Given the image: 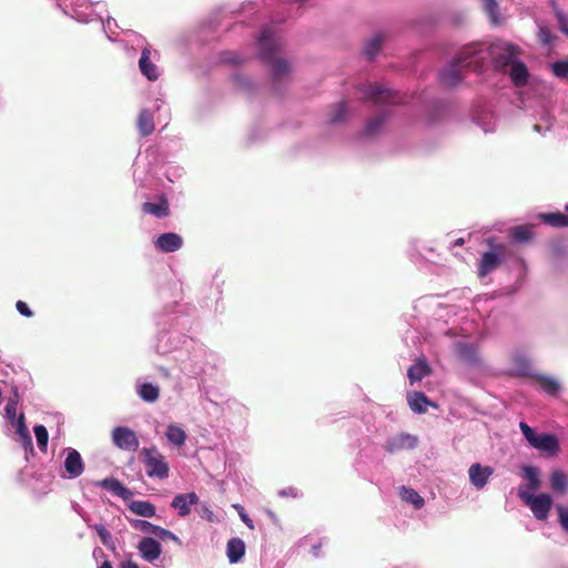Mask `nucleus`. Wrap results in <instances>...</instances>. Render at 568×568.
<instances>
[{"label": "nucleus", "instance_id": "f257e3e1", "mask_svg": "<svg viewBox=\"0 0 568 568\" xmlns=\"http://www.w3.org/2000/svg\"><path fill=\"white\" fill-rule=\"evenodd\" d=\"M193 316L186 312V308L176 301L162 306L154 314V323L158 333L154 342V349L160 355L171 353L184 354L193 343L194 338L189 336L193 326Z\"/></svg>", "mask_w": 568, "mask_h": 568}, {"label": "nucleus", "instance_id": "f03ea898", "mask_svg": "<svg viewBox=\"0 0 568 568\" xmlns=\"http://www.w3.org/2000/svg\"><path fill=\"white\" fill-rule=\"evenodd\" d=\"M471 52L475 57L470 63H477L483 72L488 63L497 71L509 77L516 88H524L529 82V70L524 61L519 59L521 49L511 42L496 40L489 45L473 43Z\"/></svg>", "mask_w": 568, "mask_h": 568}, {"label": "nucleus", "instance_id": "7ed1b4c3", "mask_svg": "<svg viewBox=\"0 0 568 568\" xmlns=\"http://www.w3.org/2000/svg\"><path fill=\"white\" fill-rule=\"evenodd\" d=\"M361 91L367 102L382 106L376 115L366 121L359 133L363 139H374L382 132L385 123L392 116L393 104L399 102L398 94L381 84H365Z\"/></svg>", "mask_w": 568, "mask_h": 568}, {"label": "nucleus", "instance_id": "20e7f679", "mask_svg": "<svg viewBox=\"0 0 568 568\" xmlns=\"http://www.w3.org/2000/svg\"><path fill=\"white\" fill-rule=\"evenodd\" d=\"M181 369L191 377H200L203 381L212 377L223 364L222 357L203 343L193 341L184 354L178 357Z\"/></svg>", "mask_w": 568, "mask_h": 568}, {"label": "nucleus", "instance_id": "39448f33", "mask_svg": "<svg viewBox=\"0 0 568 568\" xmlns=\"http://www.w3.org/2000/svg\"><path fill=\"white\" fill-rule=\"evenodd\" d=\"M284 42L274 31L273 27H264L257 39L258 58L272 67L273 88L278 91L280 82L290 73L288 62L278 59L277 53L283 50Z\"/></svg>", "mask_w": 568, "mask_h": 568}, {"label": "nucleus", "instance_id": "423d86ee", "mask_svg": "<svg viewBox=\"0 0 568 568\" xmlns=\"http://www.w3.org/2000/svg\"><path fill=\"white\" fill-rule=\"evenodd\" d=\"M471 44H467L460 49L456 57L448 61L438 72V81L445 88H455L464 80L463 70H473L480 73L477 63H469L475 60L471 52Z\"/></svg>", "mask_w": 568, "mask_h": 568}, {"label": "nucleus", "instance_id": "0eeeda50", "mask_svg": "<svg viewBox=\"0 0 568 568\" xmlns=\"http://www.w3.org/2000/svg\"><path fill=\"white\" fill-rule=\"evenodd\" d=\"M128 34L133 38V43L141 49L138 63L141 74L149 81H156L161 75L160 68L155 64L160 58L159 51L149 45L142 36L133 31H128Z\"/></svg>", "mask_w": 568, "mask_h": 568}, {"label": "nucleus", "instance_id": "6e6552de", "mask_svg": "<svg viewBox=\"0 0 568 568\" xmlns=\"http://www.w3.org/2000/svg\"><path fill=\"white\" fill-rule=\"evenodd\" d=\"M519 428L524 438L535 449L546 454L547 456H555L558 454L559 440L550 433H538L535 428L530 427L527 423L520 422Z\"/></svg>", "mask_w": 568, "mask_h": 568}, {"label": "nucleus", "instance_id": "1a4fd4ad", "mask_svg": "<svg viewBox=\"0 0 568 568\" xmlns=\"http://www.w3.org/2000/svg\"><path fill=\"white\" fill-rule=\"evenodd\" d=\"M140 455L150 478L163 480L169 477L170 466L156 446L143 447Z\"/></svg>", "mask_w": 568, "mask_h": 568}, {"label": "nucleus", "instance_id": "9d476101", "mask_svg": "<svg viewBox=\"0 0 568 568\" xmlns=\"http://www.w3.org/2000/svg\"><path fill=\"white\" fill-rule=\"evenodd\" d=\"M518 497L529 507L537 520H546L552 506L550 495L541 493L534 495L523 487L518 488Z\"/></svg>", "mask_w": 568, "mask_h": 568}, {"label": "nucleus", "instance_id": "9b49d317", "mask_svg": "<svg viewBox=\"0 0 568 568\" xmlns=\"http://www.w3.org/2000/svg\"><path fill=\"white\" fill-rule=\"evenodd\" d=\"M154 152L146 150L144 153H139L133 162V180L139 186H145L154 174Z\"/></svg>", "mask_w": 568, "mask_h": 568}, {"label": "nucleus", "instance_id": "f8f14e48", "mask_svg": "<svg viewBox=\"0 0 568 568\" xmlns=\"http://www.w3.org/2000/svg\"><path fill=\"white\" fill-rule=\"evenodd\" d=\"M64 14L70 16L81 23L91 22L93 7L88 0H57Z\"/></svg>", "mask_w": 568, "mask_h": 568}, {"label": "nucleus", "instance_id": "ddd939ff", "mask_svg": "<svg viewBox=\"0 0 568 568\" xmlns=\"http://www.w3.org/2000/svg\"><path fill=\"white\" fill-rule=\"evenodd\" d=\"M111 438L113 445L125 452H135L140 442L133 429L128 426H116L112 429Z\"/></svg>", "mask_w": 568, "mask_h": 568}, {"label": "nucleus", "instance_id": "4468645a", "mask_svg": "<svg viewBox=\"0 0 568 568\" xmlns=\"http://www.w3.org/2000/svg\"><path fill=\"white\" fill-rule=\"evenodd\" d=\"M63 454L65 455V459L63 462L64 471L61 474V477L68 479H75L80 477L84 471V462L81 454L71 447L64 448Z\"/></svg>", "mask_w": 568, "mask_h": 568}, {"label": "nucleus", "instance_id": "2eb2a0df", "mask_svg": "<svg viewBox=\"0 0 568 568\" xmlns=\"http://www.w3.org/2000/svg\"><path fill=\"white\" fill-rule=\"evenodd\" d=\"M455 352L459 359L468 367L479 369L484 363L479 354L478 346L469 342H457L455 344Z\"/></svg>", "mask_w": 568, "mask_h": 568}, {"label": "nucleus", "instance_id": "dca6fc26", "mask_svg": "<svg viewBox=\"0 0 568 568\" xmlns=\"http://www.w3.org/2000/svg\"><path fill=\"white\" fill-rule=\"evenodd\" d=\"M488 244H489V246H491L494 248V251H488L483 254V256L478 263V276L479 277H485L488 274H490L493 271H495L498 267V265L503 261V255H501L503 246L495 245L493 239L488 240Z\"/></svg>", "mask_w": 568, "mask_h": 568}, {"label": "nucleus", "instance_id": "f3484780", "mask_svg": "<svg viewBox=\"0 0 568 568\" xmlns=\"http://www.w3.org/2000/svg\"><path fill=\"white\" fill-rule=\"evenodd\" d=\"M417 445V436L408 433H399L388 437L383 447L388 454H397L402 450L414 449Z\"/></svg>", "mask_w": 568, "mask_h": 568}, {"label": "nucleus", "instance_id": "a211bd4d", "mask_svg": "<svg viewBox=\"0 0 568 568\" xmlns=\"http://www.w3.org/2000/svg\"><path fill=\"white\" fill-rule=\"evenodd\" d=\"M408 258L416 265H422L424 262H432L436 256V251L433 246L427 245L420 240H412L407 250Z\"/></svg>", "mask_w": 568, "mask_h": 568}, {"label": "nucleus", "instance_id": "6ab92c4d", "mask_svg": "<svg viewBox=\"0 0 568 568\" xmlns=\"http://www.w3.org/2000/svg\"><path fill=\"white\" fill-rule=\"evenodd\" d=\"M153 244L159 252L174 253L183 246V239L175 232H166L160 234Z\"/></svg>", "mask_w": 568, "mask_h": 568}, {"label": "nucleus", "instance_id": "aec40b11", "mask_svg": "<svg viewBox=\"0 0 568 568\" xmlns=\"http://www.w3.org/2000/svg\"><path fill=\"white\" fill-rule=\"evenodd\" d=\"M138 551L142 559L153 564L162 554L161 544L152 537H143L139 541Z\"/></svg>", "mask_w": 568, "mask_h": 568}, {"label": "nucleus", "instance_id": "412c9836", "mask_svg": "<svg viewBox=\"0 0 568 568\" xmlns=\"http://www.w3.org/2000/svg\"><path fill=\"white\" fill-rule=\"evenodd\" d=\"M493 474V467L483 466L479 463L473 464L468 469L469 481L478 490L483 489L487 485Z\"/></svg>", "mask_w": 568, "mask_h": 568}, {"label": "nucleus", "instance_id": "4be33fe9", "mask_svg": "<svg viewBox=\"0 0 568 568\" xmlns=\"http://www.w3.org/2000/svg\"><path fill=\"white\" fill-rule=\"evenodd\" d=\"M199 504V496L195 493L178 494L171 501V507L178 511L180 517H186L191 507Z\"/></svg>", "mask_w": 568, "mask_h": 568}, {"label": "nucleus", "instance_id": "5701e85b", "mask_svg": "<svg viewBox=\"0 0 568 568\" xmlns=\"http://www.w3.org/2000/svg\"><path fill=\"white\" fill-rule=\"evenodd\" d=\"M95 486L109 490L114 496H118L123 500H128L133 496V493L128 487H125L120 480L113 477H108L100 481H97Z\"/></svg>", "mask_w": 568, "mask_h": 568}, {"label": "nucleus", "instance_id": "b1692460", "mask_svg": "<svg viewBox=\"0 0 568 568\" xmlns=\"http://www.w3.org/2000/svg\"><path fill=\"white\" fill-rule=\"evenodd\" d=\"M14 427H16L17 434L19 436L20 444L26 452V459H28V454L33 455L34 448H33L32 437L30 435L28 427L26 426L23 414H21L19 416V418L17 419V426H14Z\"/></svg>", "mask_w": 568, "mask_h": 568}, {"label": "nucleus", "instance_id": "393cba45", "mask_svg": "<svg viewBox=\"0 0 568 568\" xmlns=\"http://www.w3.org/2000/svg\"><path fill=\"white\" fill-rule=\"evenodd\" d=\"M135 388L138 396L146 403H154L159 399L160 388L152 383L136 382Z\"/></svg>", "mask_w": 568, "mask_h": 568}, {"label": "nucleus", "instance_id": "a878e982", "mask_svg": "<svg viewBox=\"0 0 568 568\" xmlns=\"http://www.w3.org/2000/svg\"><path fill=\"white\" fill-rule=\"evenodd\" d=\"M531 377L539 383V390L546 395L556 396L560 392V383L556 378L542 374H534Z\"/></svg>", "mask_w": 568, "mask_h": 568}, {"label": "nucleus", "instance_id": "bb28decb", "mask_svg": "<svg viewBox=\"0 0 568 568\" xmlns=\"http://www.w3.org/2000/svg\"><path fill=\"white\" fill-rule=\"evenodd\" d=\"M245 554V544L241 538H231L226 544V555L231 564L239 562Z\"/></svg>", "mask_w": 568, "mask_h": 568}, {"label": "nucleus", "instance_id": "cd10ccee", "mask_svg": "<svg viewBox=\"0 0 568 568\" xmlns=\"http://www.w3.org/2000/svg\"><path fill=\"white\" fill-rule=\"evenodd\" d=\"M430 367L427 364L425 358H419L417 362H415L413 365L409 366L407 371V376L409 378L410 384H415L417 382H420L424 377L429 375Z\"/></svg>", "mask_w": 568, "mask_h": 568}, {"label": "nucleus", "instance_id": "c85d7f7f", "mask_svg": "<svg viewBox=\"0 0 568 568\" xmlns=\"http://www.w3.org/2000/svg\"><path fill=\"white\" fill-rule=\"evenodd\" d=\"M523 477L527 480L525 489L534 494L540 488V473L536 466L526 465L523 467ZM524 488V486H521Z\"/></svg>", "mask_w": 568, "mask_h": 568}, {"label": "nucleus", "instance_id": "c756f323", "mask_svg": "<svg viewBox=\"0 0 568 568\" xmlns=\"http://www.w3.org/2000/svg\"><path fill=\"white\" fill-rule=\"evenodd\" d=\"M384 42V36L382 33H375L371 39H368L363 47V55L368 61H373L375 57L379 53L382 44Z\"/></svg>", "mask_w": 568, "mask_h": 568}, {"label": "nucleus", "instance_id": "7c9ffc66", "mask_svg": "<svg viewBox=\"0 0 568 568\" xmlns=\"http://www.w3.org/2000/svg\"><path fill=\"white\" fill-rule=\"evenodd\" d=\"M142 211L158 219H164L170 214L169 203L164 197H162L158 203L144 202Z\"/></svg>", "mask_w": 568, "mask_h": 568}, {"label": "nucleus", "instance_id": "2f4dec72", "mask_svg": "<svg viewBox=\"0 0 568 568\" xmlns=\"http://www.w3.org/2000/svg\"><path fill=\"white\" fill-rule=\"evenodd\" d=\"M165 437L175 447H182L186 442V433L179 424H169L165 430Z\"/></svg>", "mask_w": 568, "mask_h": 568}, {"label": "nucleus", "instance_id": "473e14b6", "mask_svg": "<svg viewBox=\"0 0 568 568\" xmlns=\"http://www.w3.org/2000/svg\"><path fill=\"white\" fill-rule=\"evenodd\" d=\"M409 408L416 414H423L430 405V400L423 392H413L407 397Z\"/></svg>", "mask_w": 568, "mask_h": 568}, {"label": "nucleus", "instance_id": "72a5a7b5", "mask_svg": "<svg viewBox=\"0 0 568 568\" xmlns=\"http://www.w3.org/2000/svg\"><path fill=\"white\" fill-rule=\"evenodd\" d=\"M399 496L403 501L410 504L415 509H420L425 505L424 498L418 494L417 490L410 487L402 486Z\"/></svg>", "mask_w": 568, "mask_h": 568}, {"label": "nucleus", "instance_id": "f704fd0d", "mask_svg": "<svg viewBox=\"0 0 568 568\" xmlns=\"http://www.w3.org/2000/svg\"><path fill=\"white\" fill-rule=\"evenodd\" d=\"M129 509L132 513L145 518L155 516L156 511L155 506L148 500H132L129 504Z\"/></svg>", "mask_w": 568, "mask_h": 568}, {"label": "nucleus", "instance_id": "c9c22d12", "mask_svg": "<svg viewBox=\"0 0 568 568\" xmlns=\"http://www.w3.org/2000/svg\"><path fill=\"white\" fill-rule=\"evenodd\" d=\"M513 365L515 374L518 376H530L534 375L531 372V364L529 358L520 353H516L513 356Z\"/></svg>", "mask_w": 568, "mask_h": 568}, {"label": "nucleus", "instance_id": "e433bc0d", "mask_svg": "<svg viewBox=\"0 0 568 568\" xmlns=\"http://www.w3.org/2000/svg\"><path fill=\"white\" fill-rule=\"evenodd\" d=\"M138 128L143 136L150 135L154 131L153 114L150 110H141L138 118Z\"/></svg>", "mask_w": 568, "mask_h": 568}, {"label": "nucleus", "instance_id": "4c0bfd02", "mask_svg": "<svg viewBox=\"0 0 568 568\" xmlns=\"http://www.w3.org/2000/svg\"><path fill=\"white\" fill-rule=\"evenodd\" d=\"M550 487L554 491L565 494L568 490V475L562 470H554L550 475Z\"/></svg>", "mask_w": 568, "mask_h": 568}, {"label": "nucleus", "instance_id": "58836bf2", "mask_svg": "<svg viewBox=\"0 0 568 568\" xmlns=\"http://www.w3.org/2000/svg\"><path fill=\"white\" fill-rule=\"evenodd\" d=\"M91 18H92L91 21L99 20L101 22L103 32L105 33V36L108 37V39L110 41L115 42L118 40L115 30L119 27H118L116 21L113 18L109 17L106 19V21H104L103 18L101 16H99L94 10H93V16Z\"/></svg>", "mask_w": 568, "mask_h": 568}, {"label": "nucleus", "instance_id": "ea45409f", "mask_svg": "<svg viewBox=\"0 0 568 568\" xmlns=\"http://www.w3.org/2000/svg\"><path fill=\"white\" fill-rule=\"evenodd\" d=\"M88 527L91 529H94L97 531L103 546H105L108 549H111V550L115 549V542L113 540V537L103 524H94V525L88 524Z\"/></svg>", "mask_w": 568, "mask_h": 568}, {"label": "nucleus", "instance_id": "a19ab883", "mask_svg": "<svg viewBox=\"0 0 568 568\" xmlns=\"http://www.w3.org/2000/svg\"><path fill=\"white\" fill-rule=\"evenodd\" d=\"M511 239L517 243H527L532 237V232L528 225L515 226L510 231Z\"/></svg>", "mask_w": 568, "mask_h": 568}, {"label": "nucleus", "instance_id": "79ce46f5", "mask_svg": "<svg viewBox=\"0 0 568 568\" xmlns=\"http://www.w3.org/2000/svg\"><path fill=\"white\" fill-rule=\"evenodd\" d=\"M347 115V108L345 102L341 101L336 103L328 116L329 124H338L345 121Z\"/></svg>", "mask_w": 568, "mask_h": 568}, {"label": "nucleus", "instance_id": "37998d69", "mask_svg": "<svg viewBox=\"0 0 568 568\" xmlns=\"http://www.w3.org/2000/svg\"><path fill=\"white\" fill-rule=\"evenodd\" d=\"M220 61L227 64H242L246 61V57L237 51H223L220 53Z\"/></svg>", "mask_w": 568, "mask_h": 568}, {"label": "nucleus", "instance_id": "c03bdc74", "mask_svg": "<svg viewBox=\"0 0 568 568\" xmlns=\"http://www.w3.org/2000/svg\"><path fill=\"white\" fill-rule=\"evenodd\" d=\"M33 432H34V436H36L39 449L41 452L45 453L47 447H48V440H49V435H48V430H47L45 426L36 425L33 428Z\"/></svg>", "mask_w": 568, "mask_h": 568}, {"label": "nucleus", "instance_id": "a18cd8bd", "mask_svg": "<svg viewBox=\"0 0 568 568\" xmlns=\"http://www.w3.org/2000/svg\"><path fill=\"white\" fill-rule=\"evenodd\" d=\"M129 523L134 529L144 534H150L152 536L155 535V529L158 528V525H154L144 519H129Z\"/></svg>", "mask_w": 568, "mask_h": 568}, {"label": "nucleus", "instance_id": "49530a36", "mask_svg": "<svg viewBox=\"0 0 568 568\" xmlns=\"http://www.w3.org/2000/svg\"><path fill=\"white\" fill-rule=\"evenodd\" d=\"M232 80H233V83L235 84V87L241 91L248 93L253 90V87H254L253 82L246 75H244L240 72H235L232 75Z\"/></svg>", "mask_w": 568, "mask_h": 568}, {"label": "nucleus", "instance_id": "de8ad7c7", "mask_svg": "<svg viewBox=\"0 0 568 568\" xmlns=\"http://www.w3.org/2000/svg\"><path fill=\"white\" fill-rule=\"evenodd\" d=\"M551 7L559 27V30L568 36V16L564 13L555 1H551Z\"/></svg>", "mask_w": 568, "mask_h": 568}, {"label": "nucleus", "instance_id": "09e8293b", "mask_svg": "<svg viewBox=\"0 0 568 568\" xmlns=\"http://www.w3.org/2000/svg\"><path fill=\"white\" fill-rule=\"evenodd\" d=\"M552 73L559 79H568V60H558L550 64Z\"/></svg>", "mask_w": 568, "mask_h": 568}, {"label": "nucleus", "instance_id": "8fccbe9b", "mask_svg": "<svg viewBox=\"0 0 568 568\" xmlns=\"http://www.w3.org/2000/svg\"><path fill=\"white\" fill-rule=\"evenodd\" d=\"M552 125L554 118L548 112H545L540 118V122L534 125V130L538 133H545L547 131H550Z\"/></svg>", "mask_w": 568, "mask_h": 568}, {"label": "nucleus", "instance_id": "3c124183", "mask_svg": "<svg viewBox=\"0 0 568 568\" xmlns=\"http://www.w3.org/2000/svg\"><path fill=\"white\" fill-rule=\"evenodd\" d=\"M154 537L162 541L171 540L178 544L179 546H182V540L174 532L161 526H158V528L155 529Z\"/></svg>", "mask_w": 568, "mask_h": 568}, {"label": "nucleus", "instance_id": "603ef678", "mask_svg": "<svg viewBox=\"0 0 568 568\" xmlns=\"http://www.w3.org/2000/svg\"><path fill=\"white\" fill-rule=\"evenodd\" d=\"M17 407L18 404H14L13 399H8L4 407V416L13 427L17 426V419L19 418L17 417Z\"/></svg>", "mask_w": 568, "mask_h": 568}, {"label": "nucleus", "instance_id": "864d4df0", "mask_svg": "<svg viewBox=\"0 0 568 568\" xmlns=\"http://www.w3.org/2000/svg\"><path fill=\"white\" fill-rule=\"evenodd\" d=\"M197 511H199L200 517L207 520L209 523H214L216 520V517H215L213 510L211 509L210 505L206 503L200 504Z\"/></svg>", "mask_w": 568, "mask_h": 568}, {"label": "nucleus", "instance_id": "5fc2aeb1", "mask_svg": "<svg viewBox=\"0 0 568 568\" xmlns=\"http://www.w3.org/2000/svg\"><path fill=\"white\" fill-rule=\"evenodd\" d=\"M476 123L483 129L485 133H489L495 131L496 128V120L495 118L490 116L487 121L483 119L481 116L475 118Z\"/></svg>", "mask_w": 568, "mask_h": 568}, {"label": "nucleus", "instance_id": "6e6d98bb", "mask_svg": "<svg viewBox=\"0 0 568 568\" xmlns=\"http://www.w3.org/2000/svg\"><path fill=\"white\" fill-rule=\"evenodd\" d=\"M558 521L562 529L568 534V506L558 505Z\"/></svg>", "mask_w": 568, "mask_h": 568}, {"label": "nucleus", "instance_id": "4d7b16f0", "mask_svg": "<svg viewBox=\"0 0 568 568\" xmlns=\"http://www.w3.org/2000/svg\"><path fill=\"white\" fill-rule=\"evenodd\" d=\"M233 508L236 509L241 520L245 524V526L250 529H254V523L246 514L244 507L240 504H234Z\"/></svg>", "mask_w": 568, "mask_h": 568}, {"label": "nucleus", "instance_id": "13d9d810", "mask_svg": "<svg viewBox=\"0 0 568 568\" xmlns=\"http://www.w3.org/2000/svg\"><path fill=\"white\" fill-rule=\"evenodd\" d=\"M484 1V8L488 12L489 17L494 22L497 20V13H498V3L496 0H483Z\"/></svg>", "mask_w": 568, "mask_h": 568}, {"label": "nucleus", "instance_id": "bf43d9fd", "mask_svg": "<svg viewBox=\"0 0 568 568\" xmlns=\"http://www.w3.org/2000/svg\"><path fill=\"white\" fill-rule=\"evenodd\" d=\"M16 308L19 312V314L24 316V317H32L33 316V312L28 306V304L26 302H23V301H18L16 303Z\"/></svg>", "mask_w": 568, "mask_h": 568}, {"label": "nucleus", "instance_id": "052dcab7", "mask_svg": "<svg viewBox=\"0 0 568 568\" xmlns=\"http://www.w3.org/2000/svg\"><path fill=\"white\" fill-rule=\"evenodd\" d=\"M311 554L314 558H320L322 557V542L318 541V542H315L312 545L311 547Z\"/></svg>", "mask_w": 568, "mask_h": 568}, {"label": "nucleus", "instance_id": "680f3d73", "mask_svg": "<svg viewBox=\"0 0 568 568\" xmlns=\"http://www.w3.org/2000/svg\"><path fill=\"white\" fill-rule=\"evenodd\" d=\"M278 495L283 496V497H287V496L296 497L297 490L293 487H287V488L280 490Z\"/></svg>", "mask_w": 568, "mask_h": 568}, {"label": "nucleus", "instance_id": "e2e57ef3", "mask_svg": "<svg viewBox=\"0 0 568 568\" xmlns=\"http://www.w3.org/2000/svg\"><path fill=\"white\" fill-rule=\"evenodd\" d=\"M8 399H13L14 404H19L20 396H19V389L17 386H12L10 396Z\"/></svg>", "mask_w": 568, "mask_h": 568}, {"label": "nucleus", "instance_id": "0e129e2a", "mask_svg": "<svg viewBox=\"0 0 568 568\" xmlns=\"http://www.w3.org/2000/svg\"><path fill=\"white\" fill-rule=\"evenodd\" d=\"M532 84L537 85V87H540V89H542L545 91L550 90V85L547 82L542 81V80L532 79Z\"/></svg>", "mask_w": 568, "mask_h": 568}, {"label": "nucleus", "instance_id": "69168bd1", "mask_svg": "<svg viewBox=\"0 0 568 568\" xmlns=\"http://www.w3.org/2000/svg\"><path fill=\"white\" fill-rule=\"evenodd\" d=\"M120 568H140L139 565L132 560L122 561Z\"/></svg>", "mask_w": 568, "mask_h": 568}, {"label": "nucleus", "instance_id": "338daca9", "mask_svg": "<svg viewBox=\"0 0 568 568\" xmlns=\"http://www.w3.org/2000/svg\"><path fill=\"white\" fill-rule=\"evenodd\" d=\"M540 32H541V36H542V41H544L545 43H549V42H550V39H549V34L546 32V30L540 29Z\"/></svg>", "mask_w": 568, "mask_h": 568}, {"label": "nucleus", "instance_id": "774afa93", "mask_svg": "<svg viewBox=\"0 0 568 568\" xmlns=\"http://www.w3.org/2000/svg\"><path fill=\"white\" fill-rule=\"evenodd\" d=\"M99 568H113L109 560H104Z\"/></svg>", "mask_w": 568, "mask_h": 568}]
</instances>
